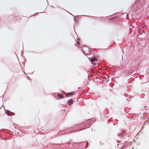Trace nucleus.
Returning <instances> with one entry per match:
<instances>
[{
    "mask_svg": "<svg viewBox=\"0 0 149 149\" xmlns=\"http://www.w3.org/2000/svg\"><path fill=\"white\" fill-rule=\"evenodd\" d=\"M73 102V100H69L68 102V104L69 105L72 104Z\"/></svg>",
    "mask_w": 149,
    "mask_h": 149,
    "instance_id": "f03ea898",
    "label": "nucleus"
},
{
    "mask_svg": "<svg viewBox=\"0 0 149 149\" xmlns=\"http://www.w3.org/2000/svg\"><path fill=\"white\" fill-rule=\"evenodd\" d=\"M58 95L61 99L63 98L64 97V96L62 95L58 94Z\"/></svg>",
    "mask_w": 149,
    "mask_h": 149,
    "instance_id": "39448f33",
    "label": "nucleus"
},
{
    "mask_svg": "<svg viewBox=\"0 0 149 149\" xmlns=\"http://www.w3.org/2000/svg\"><path fill=\"white\" fill-rule=\"evenodd\" d=\"M97 59L95 58H92L91 60V62H94V61H97Z\"/></svg>",
    "mask_w": 149,
    "mask_h": 149,
    "instance_id": "20e7f679",
    "label": "nucleus"
},
{
    "mask_svg": "<svg viewBox=\"0 0 149 149\" xmlns=\"http://www.w3.org/2000/svg\"><path fill=\"white\" fill-rule=\"evenodd\" d=\"M74 94V93H73V92L68 93L66 94V96L67 97H68L69 96H71V95H73Z\"/></svg>",
    "mask_w": 149,
    "mask_h": 149,
    "instance_id": "7ed1b4c3",
    "label": "nucleus"
},
{
    "mask_svg": "<svg viewBox=\"0 0 149 149\" xmlns=\"http://www.w3.org/2000/svg\"><path fill=\"white\" fill-rule=\"evenodd\" d=\"M88 142H87L86 143V144L88 145Z\"/></svg>",
    "mask_w": 149,
    "mask_h": 149,
    "instance_id": "423d86ee",
    "label": "nucleus"
},
{
    "mask_svg": "<svg viewBox=\"0 0 149 149\" xmlns=\"http://www.w3.org/2000/svg\"><path fill=\"white\" fill-rule=\"evenodd\" d=\"M6 113L8 115H9V116L12 115L13 114V113L12 112L10 111H8V110L7 111Z\"/></svg>",
    "mask_w": 149,
    "mask_h": 149,
    "instance_id": "f257e3e1",
    "label": "nucleus"
}]
</instances>
